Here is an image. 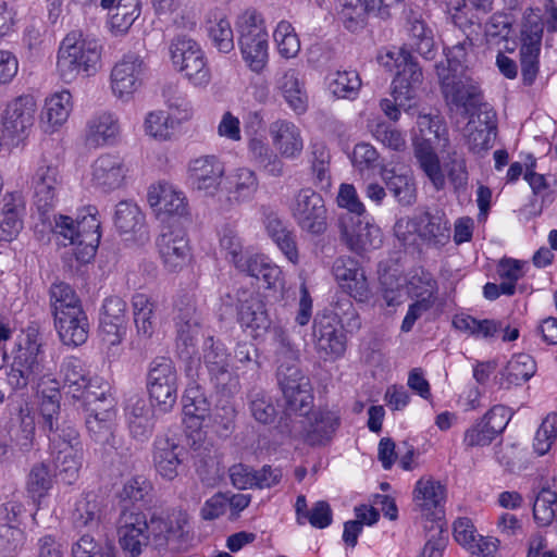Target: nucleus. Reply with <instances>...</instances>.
<instances>
[{"label": "nucleus", "mask_w": 557, "mask_h": 557, "mask_svg": "<svg viewBox=\"0 0 557 557\" xmlns=\"http://www.w3.org/2000/svg\"><path fill=\"white\" fill-rule=\"evenodd\" d=\"M468 39L469 37L451 47H444L446 62L436 64V74L445 99L470 112L485 103L482 102V92L476 82L466 73L461 65Z\"/></svg>", "instance_id": "nucleus-1"}, {"label": "nucleus", "mask_w": 557, "mask_h": 557, "mask_svg": "<svg viewBox=\"0 0 557 557\" xmlns=\"http://www.w3.org/2000/svg\"><path fill=\"white\" fill-rule=\"evenodd\" d=\"M388 60L383 61L385 66L394 62L397 69L396 76L392 83V99L384 98L380 101V108L384 114L396 122L400 116V109L409 112L412 109L411 100L416 98V91L422 83V71L413 61L410 51L405 47L397 50H388L385 55Z\"/></svg>", "instance_id": "nucleus-2"}, {"label": "nucleus", "mask_w": 557, "mask_h": 557, "mask_svg": "<svg viewBox=\"0 0 557 557\" xmlns=\"http://www.w3.org/2000/svg\"><path fill=\"white\" fill-rule=\"evenodd\" d=\"M41 341L35 329H28L16 342V351L10 370L7 371V384L13 392H24L28 385L46 375L42 364Z\"/></svg>", "instance_id": "nucleus-3"}, {"label": "nucleus", "mask_w": 557, "mask_h": 557, "mask_svg": "<svg viewBox=\"0 0 557 557\" xmlns=\"http://www.w3.org/2000/svg\"><path fill=\"white\" fill-rule=\"evenodd\" d=\"M102 45L96 37H63L58 50L57 67L67 83L81 73L91 75L100 66Z\"/></svg>", "instance_id": "nucleus-4"}, {"label": "nucleus", "mask_w": 557, "mask_h": 557, "mask_svg": "<svg viewBox=\"0 0 557 557\" xmlns=\"http://www.w3.org/2000/svg\"><path fill=\"white\" fill-rule=\"evenodd\" d=\"M307 411L292 413L290 418L281 417L277 428L281 433L305 437L310 445L329 442L339 425V418L332 411H317L307 416Z\"/></svg>", "instance_id": "nucleus-5"}, {"label": "nucleus", "mask_w": 557, "mask_h": 557, "mask_svg": "<svg viewBox=\"0 0 557 557\" xmlns=\"http://www.w3.org/2000/svg\"><path fill=\"white\" fill-rule=\"evenodd\" d=\"M99 394L91 397V405H87L88 414L85 424L90 437L96 443L113 446L116 401L107 383L104 388L99 386Z\"/></svg>", "instance_id": "nucleus-6"}, {"label": "nucleus", "mask_w": 557, "mask_h": 557, "mask_svg": "<svg viewBox=\"0 0 557 557\" xmlns=\"http://www.w3.org/2000/svg\"><path fill=\"white\" fill-rule=\"evenodd\" d=\"M289 212L300 231L320 236L327 230V210L322 196L311 188H301L289 203Z\"/></svg>", "instance_id": "nucleus-7"}, {"label": "nucleus", "mask_w": 557, "mask_h": 557, "mask_svg": "<svg viewBox=\"0 0 557 557\" xmlns=\"http://www.w3.org/2000/svg\"><path fill=\"white\" fill-rule=\"evenodd\" d=\"M146 385L150 399L159 410L171 411L177 399V373L172 360L154 358L148 367Z\"/></svg>", "instance_id": "nucleus-8"}, {"label": "nucleus", "mask_w": 557, "mask_h": 557, "mask_svg": "<svg viewBox=\"0 0 557 557\" xmlns=\"http://www.w3.org/2000/svg\"><path fill=\"white\" fill-rule=\"evenodd\" d=\"M33 203L42 223L51 225L59 196L63 187V176L58 165L42 160L33 176Z\"/></svg>", "instance_id": "nucleus-9"}, {"label": "nucleus", "mask_w": 557, "mask_h": 557, "mask_svg": "<svg viewBox=\"0 0 557 557\" xmlns=\"http://www.w3.org/2000/svg\"><path fill=\"white\" fill-rule=\"evenodd\" d=\"M174 67L195 86H206L210 82V70L199 45L190 37H175L170 45Z\"/></svg>", "instance_id": "nucleus-10"}, {"label": "nucleus", "mask_w": 557, "mask_h": 557, "mask_svg": "<svg viewBox=\"0 0 557 557\" xmlns=\"http://www.w3.org/2000/svg\"><path fill=\"white\" fill-rule=\"evenodd\" d=\"M276 376L285 399V408L281 417L289 419L292 413L310 410L313 397L309 379L301 373L297 364L281 363Z\"/></svg>", "instance_id": "nucleus-11"}, {"label": "nucleus", "mask_w": 557, "mask_h": 557, "mask_svg": "<svg viewBox=\"0 0 557 557\" xmlns=\"http://www.w3.org/2000/svg\"><path fill=\"white\" fill-rule=\"evenodd\" d=\"M37 103L32 95H22L5 106L1 114V136L18 144L28 137L35 123Z\"/></svg>", "instance_id": "nucleus-12"}, {"label": "nucleus", "mask_w": 557, "mask_h": 557, "mask_svg": "<svg viewBox=\"0 0 557 557\" xmlns=\"http://www.w3.org/2000/svg\"><path fill=\"white\" fill-rule=\"evenodd\" d=\"M341 239L349 250L361 255L377 249L382 244L380 228L366 220V218L343 213L338 219Z\"/></svg>", "instance_id": "nucleus-13"}, {"label": "nucleus", "mask_w": 557, "mask_h": 557, "mask_svg": "<svg viewBox=\"0 0 557 557\" xmlns=\"http://www.w3.org/2000/svg\"><path fill=\"white\" fill-rule=\"evenodd\" d=\"M60 391L63 389L65 394L74 399H84L87 405H91V397L99 393L94 391L98 385V379H90L83 361L74 356L66 357L62 360L59 370Z\"/></svg>", "instance_id": "nucleus-14"}, {"label": "nucleus", "mask_w": 557, "mask_h": 557, "mask_svg": "<svg viewBox=\"0 0 557 557\" xmlns=\"http://www.w3.org/2000/svg\"><path fill=\"white\" fill-rule=\"evenodd\" d=\"M146 515L138 508L125 507L121 510L116 522L119 543L122 549L132 557L141 554L143 547L150 542Z\"/></svg>", "instance_id": "nucleus-15"}, {"label": "nucleus", "mask_w": 557, "mask_h": 557, "mask_svg": "<svg viewBox=\"0 0 557 557\" xmlns=\"http://www.w3.org/2000/svg\"><path fill=\"white\" fill-rule=\"evenodd\" d=\"M156 246L169 272H178L189 262L190 247L186 232L181 226L163 225Z\"/></svg>", "instance_id": "nucleus-16"}, {"label": "nucleus", "mask_w": 557, "mask_h": 557, "mask_svg": "<svg viewBox=\"0 0 557 557\" xmlns=\"http://www.w3.org/2000/svg\"><path fill=\"white\" fill-rule=\"evenodd\" d=\"M467 145L473 153L490 150L497 134L496 112L490 104L480 106L465 128Z\"/></svg>", "instance_id": "nucleus-17"}, {"label": "nucleus", "mask_w": 557, "mask_h": 557, "mask_svg": "<svg viewBox=\"0 0 557 557\" xmlns=\"http://www.w3.org/2000/svg\"><path fill=\"white\" fill-rule=\"evenodd\" d=\"M145 71L144 59L136 53L125 54L111 71V89L115 97L127 100L140 87Z\"/></svg>", "instance_id": "nucleus-18"}, {"label": "nucleus", "mask_w": 557, "mask_h": 557, "mask_svg": "<svg viewBox=\"0 0 557 557\" xmlns=\"http://www.w3.org/2000/svg\"><path fill=\"white\" fill-rule=\"evenodd\" d=\"M187 525L188 517L183 510H172L166 517L152 516L148 522L150 542L156 547H164L169 544L178 547L188 533Z\"/></svg>", "instance_id": "nucleus-19"}, {"label": "nucleus", "mask_w": 557, "mask_h": 557, "mask_svg": "<svg viewBox=\"0 0 557 557\" xmlns=\"http://www.w3.org/2000/svg\"><path fill=\"white\" fill-rule=\"evenodd\" d=\"M413 504L422 516L437 519L444 512L446 487L432 476L420 478L413 488Z\"/></svg>", "instance_id": "nucleus-20"}, {"label": "nucleus", "mask_w": 557, "mask_h": 557, "mask_svg": "<svg viewBox=\"0 0 557 557\" xmlns=\"http://www.w3.org/2000/svg\"><path fill=\"white\" fill-rule=\"evenodd\" d=\"M148 202L154 213L162 220L168 216H184L187 214L185 195L169 183H159L148 189Z\"/></svg>", "instance_id": "nucleus-21"}, {"label": "nucleus", "mask_w": 557, "mask_h": 557, "mask_svg": "<svg viewBox=\"0 0 557 557\" xmlns=\"http://www.w3.org/2000/svg\"><path fill=\"white\" fill-rule=\"evenodd\" d=\"M121 133L119 119L115 114L103 111L94 114L86 122L84 144L88 148H100L114 145Z\"/></svg>", "instance_id": "nucleus-22"}, {"label": "nucleus", "mask_w": 557, "mask_h": 557, "mask_svg": "<svg viewBox=\"0 0 557 557\" xmlns=\"http://www.w3.org/2000/svg\"><path fill=\"white\" fill-rule=\"evenodd\" d=\"M333 274L342 288L358 301L369 298L370 289L364 271L350 257L337 258L332 267Z\"/></svg>", "instance_id": "nucleus-23"}, {"label": "nucleus", "mask_w": 557, "mask_h": 557, "mask_svg": "<svg viewBox=\"0 0 557 557\" xmlns=\"http://www.w3.org/2000/svg\"><path fill=\"white\" fill-rule=\"evenodd\" d=\"M411 222L414 231L428 245L441 247L449 242V222L443 211L425 210L416 214Z\"/></svg>", "instance_id": "nucleus-24"}, {"label": "nucleus", "mask_w": 557, "mask_h": 557, "mask_svg": "<svg viewBox=\"0 0 557 557\" xmlns=\"http://www.w3.org/2000/svg\"><path fill=\"white\" fill-rule=\"evenodd\" d=\"M313 337L315 349L324 359L336 360L346 351V336L332 323L329 317L314 320Z\"/></svg>", "instance_id": "nucleus-25"}, {"label": "nucleus", "mask_w": 557, "mask_h": 557, "mask_svg": "<svg viewBox=\"0 0 557 557\" xmlns=\"http://www.w3.org/2000/svg\"><path fill=\"white\" fill-rule=\"evenodd\" d=\"M25 200L21 193H7L0 208V242L14 240L24 227Z\"/></svg>", "instance_id": "nucleus-26"}, {"label": "nucleus", "mask_w": 557, "mask_h": 557, "mask_svg": "<svg viewBox=\"0 0 557 557\" xmlns=\"http://www.w3.org/2000/svg\"><path fill=\"white\" fill-rule=\"evenodd\" d=\"M92 183L103 191H111L123 185L127 169L119 156L104 153L92 163Z\"/></svg>", "instance_id": "nucleus-27"}, {"label": "nucleus", "mask_w": 557, "mask_h": 557, "mask_svg": "<svg viewBox=\"0 0 557 557\" xmlns=\"http://www.w3.org/2000/svg\"><path fill=\"white\" fill-rule=\"evenodd\" d=\"M272 145L280 158L296 159L304 149V139L298 126L286 120H277L270 125Z\"/></svg>", "instance_id": "nucleus-28"}, {"label": "nucleus", "mask_w": 557, "mask_h": 557, "mask_svg": "<svg viewBox=\"0 0 557 557\" xmlns=\"http://www.w3.org/2000/svg\"><path fill=\"white\" fill-rule=\"evenodd\" d=\"M225 169L215 156H202L188 164L189 180L199 190L212 193L220 185Z\"/></svg>", "instance_id": "nucleus-29"}, {"label": "nucleus", "mask_w": 557, "mask_h": 557, "mask_svg": "<svg viewBox=\"0 0 557 557\" xmlns=\"http://www.w3.org/2000/svg\"><path fill=\"white\" fill-rule=\"evenodd\" d=\"M73 110L72 95L69 90L52 94L45 101L39 124L46 134L58 132L67 121Z\"/></svg>", "instance_id": "nucleus-30"}, {"label": "nucleus", "mask_w": 557, "mask_h": 557, "mask_svg": "<svg viewBox=\"0 0 557 557\" xmlns=\"http://www.w3.org/2000/svg\"><path fill=\"white\" fill-rule=\"evenodd\" d=\"M341 5V18L345 28L355 33L362 28L366 14L374 13L375 15L387 18L391 13L386 8H382L383 0H336Z\"/></svg>", "instance_id": "nucleus-31"}, {"label": "nucleus", "mask_w": 557, "mask_h": 557, "mask_svg": "<svg viewBox=\"0 0 557 557\" xmlns=\"http://www.w3.org/2000/svg\"><path fill=\"white\" fill-rule=\"evenodd\" d=\"M125 417L131 435L139 441L147 440L153 431V408L145 398L134 395L127 399Z\"/></svg>", "instance_id": "nucleus-32"}, {"label": "nucleus", "mask_w": 557, "mask_h": 557, "mask_svg": "<svg viewBox=\"0 0 557 557\" xmlns=\"http://www.w3.org/2000/svg\"><path fill=\"white\" fill-rule=\"evenodd\" d=\"M455 540L468 549L471 557H493L498 541L475 534V529L468 518H460L454 523Z\"/></svg>", "instance_id": "nucleus-33"}, {"label": "nucleus", "mask_w": 557, "mask_h": 557, "mask_svg": "<svg viewBox=\"0 0 557 557\" xmlns=\"http://www.w3.org/2000/svg\"><path fill=\"white\" fill-rule=\"evenodd\" d=\"M238 321L259 335L269 329L271 321L258 294L244 290L238 293Z\"/></svg>", "instance_id": "nucleus-34"}, {"label": "nucleus", "mask_w": 557, "mask_h": 557, "mask_svg": "<svg viewBox=\"0 0 557 557\" xmlns=\"http://www.w3.org/2000/svg\"><path fill=\"white\" fill-rule=\"evenodd\" d=\"M203 363L210 379L216 386L225 387L232 379L230 371V355L224 345L208 337L203 343Z\"/></svg>", "instance_id": "nucleus-35"}, {"label": "nucleus", "mask_w": 557, "mask_h": 557, "mask_svg": "<svg viewBox=\"0 0 557 557\" xmlns=\"http://www.w3.org/2000/svg\"><path fill=\"white\" fill-rule=\"evenodd\" d=\"M184 448L174 440L160 437L154 442L153 465L157 472L165 480L172 481L178 475Z\"/></svg>", "instance_id": "nucleus-36"}, {"label": "nucleus", "mask_w": 557, "mask_h": 557, "mask_svg": "<svg viewBox=\"0 0 557 557\" xmlns=\"http://www.w3.org/2000/svg\"><path fill=\"white\" fill-rule=\"evenodd\" d=\"M435 145L440 143L432 140V137L413 139L414 156L425 175L436 190L444 189L446 185L445 174L442 171L440 160L435 153Z\"/></svg>", "instance_id": "nucleus-37"}, {"label": "nucleus", "mask_w": 557, "mask_h": 557, "mask_svg": "<svg viewBox=\"0 0 557 557\" xmlns=\"http://www.w3.org/2000/svg\"><path fill=\"white\" fill-rule=\"evenodd\" d=\"M55 327L63 344L79 346L87 341L89 323L83 309H74L54 318Z\"/></svg>", "instance_id": "nucleus-38"}, {"label": "nucleus", "mask_w": 557, "mask_h": 557, "mask_svg": "<svg viewBox=\"0 0 557 557\" xmlns=\"http://www.w3.org/2000/svg\"><path fill=\"white\" fill-rule=\"evenodd\" d=\"M184 422L188 429L198 430L210 416V403L200 385L189 383L183 395Z\"/></svg>", "instance_id": "nucleus-39"}, {"label": "nucleus", "mask_w": 557, "mask_h": 557, "mask_svg": "<svg viewBox=\"0 0 557 557\" xmlns=\"http://www.w3.org/2000/svg\"><path fill=\"white\" fill-rule=\"evenodd\" d=\"M536 371L534 359L528 354H517L511 357L504 370L496 376V383L500 388L509 389L511 386L521 385L529 381Z\"/></svg>", "instance_id": "nucleus-40"}, {"label": "nucleus", "mask_w": 557, "mask_h": 557, "mask_svg": "<svg viewBox=\"0 0 557 557\" xmlns=\"http://www.w3.org/2000/svg\"><path fill=\"white\" fill-rule=\"evenodd\" d=\"M264 225L268 235L276 244L283 255L294 264L299 261L296 236L277 214L270 213L265 216Z\"/></svg>", "instance_id": "nucleus-41"}, {"label": "nucleus", "mask_w": 557, "mask_h": 557, "mask_svg": "<svg viewBox=\"0 0 557 557\" xmlns=\"http://www.w3.org/2000/svg\"><path fill=\"white\" fill-rule=\"evenodd\" d=\"M276 87L295 112H305L308 98L299 71L296 69L283 71L276 79Z\"/></svg>", "instance_id": "nucleus-42"}, {"label": "nucleus", "mask_w": 557, "mask_h": 557, "mask_svg": "<svg viewBox=\"0 0 557 557\" xmlns=\"http://www.w3.org/2000/svg\"><path fill=\"white\" fill-rule=\"evenodd\" d=\"M228 200L242 203L250 200L258 190L256 173L248 168H239L226 176Z\"/></svg>", "instance_id": "nucleus-43"}, {"label": "nucleus", "mask_w": 557, "mask_h": 557, "mask_svg": "<svg viewBox=\"0 0 557 557\" xmlns=\"http://www.w3.org/2000/svg\"><path fill=\"white\" fill-rule=\"evenodd\" d=\"M381 177L388 191L400 205L409 206L416 201V185L407 171L398 172L396 169L382 166Z\"/></svg>", "instance_id": "nucleus-44"}, {"label": "nucleus", "mask_w": 557, "mask_h": 557, "mask_svg": "<svg viewBox=\"0 0 557 557\" xmlns=\"http://www.w3.org/2000/svg\"><path fill=\"white\" fill-rule=\"evenodd\" d=\"M89 211V228H83L78 235L81 238L75 240L72 245L74 246L73 255L79 263H88L94 259L99 242H100V222L97 220V209L95 207H88Z\"/></svg>", "instance_id": "nucleus-45"}, {"label": "nucleus", "mask_w": 557, "mask_h": 557, "mask_svg": "<svg viewBox=\"0 0 557 557\" xmlns=\"http://www.w3.org/2000/svg\"><path fill=\"white\" fill-rule=\"evenodd\" d=\"M83 466L82 447L65 446L59 449L54 458L55 476L64 484L77 481Z\"/></svg>", "instance_id": "nucleus-46"}, {"label": "nucleus", "mask_w": 557, "mask_h": 557, "mask_svg": "<svg viewBox=\"0 0 557 557\" xmlns=\"http://www.w3.org/2000/svg\"><path fill=\"white\" fill-rule=\"evenodd\" d=\"M248 149L252 161L268 175L280 177L284 174V162L264 141L252 138Z\"/></svg>", "instance_id": "nucleus-47"}, {"label": "nucleus", "mask_w": 557, "mask_h": 557, "mask_svg": "<svg viewBox=\"0 0 557 557\" xmlns=\"http://www.w3.org/2000/svg\"><path fill=\"white\" fill-rule=\"evenodd\" d=\"M52 386L48 389L41 388V400L39 404V411L41 417V428L44 431L54 429L61 420L60 417V384L55 380H50Z\"/></svg>", "instance_id": "nucleus-48"}, {"label": "nucleus", "mask_w": 557, "mask_h": 557, "mask_svg": "<svg viewBox=\"0 0 557 557\" xmlns=\"http://www.w3.org/2000/svg\"><path fill=\"white\" fill-rule=\"evenodd\" d=\"M243 58L249 69L260 73L268 63V42L262 37H239Z\"/></svg>", "instance_id": "nucleus-49"}, {"label": "nucleus", "mask_w": 557, "mask_h": 557, "mask_svg": "<svg viewBox=\"0 0 557 557\" xmlns=\"http://www.w3.org/2000/svg\"><path fill=\"white\" fill-rule=\"evenodd\" d=\"M133 308L134 322L138 334L150 337L154 331V302L145 294H136L133 297Z\"/></svg>", "instance_id": "nucleus-50"}, {"label": "nucleus", "mask_w": 557, "mask_h": 557, "mask_svg": "<svg viewBox=\"0 0 557 557\" xmlns=\"http://www.w3.org/2000/svg\"><path fill=\"white\" fill-rule=\"evenodd\" d=\"M50 302L54 318L72 312L74 309H82L81 300L74 289L64 282L52 284L50 287Z\"/></svg>", "instance_id": "nucleus-51"}, {"label": "nucleus", "mask_w": 557, "mask_h": 557, "mask_svg": "<svg viewBox=\"0 0 557 557\" xmlns=\"http://www.w3.org/2000/svg\"><path fill=\"white\" fill-rule=\"evenodd\" d=\"M86 212L87 213L78 219L76 223L67 215L61 214L57 216L51 213V225L49 226L53 227L54 232L63 238L62 244L64 246L71 245L81 238L78 234L82 233L84 227L87 230L89 228L90 222L88 208H86Z\"/></svg>", "instance_id": "nucleus-52"}, {"label": "nucleus", "mask_w": 557, "mask_h": 557, "mask_svg": "<svg viewBox=\"0 0 557 557\" xmlns=\"http://www.w3.org/2000/svg\"><path fill=\"white\" fill-rule=\"evenodd\" d=\"M249 411L252 418L261 424H270L276 417L272 397L262 389H252L248 396Z\"/></svg>", "instance_id": "nucleus-53"}, {"label": "nucleus", "mask_w": 557, "mask_h": 557, "mask_svg": "<svg viewBox=\"0 0 557 557\" xmlns=\"http://www.w3.org/2000/svg\"><path fill=\"white\" fill-rule=\"evenodd\" d=\"M145 216L139 207L129 201L116 205L114 224L121 233L137 232L144 226Z\"/></svg>", "instance_id": "nucleus-54"}, {"label": "nucleus", "mask_w": 557, "mask_h": 557, "mask_svg": "<svg viewBox=\"0 0 557 557\" xmlns=\"http://www.w3.org/2000/svg\"><path fill=\"white\" fill-rule=\"evenodd\" d=\"M311 171L314 176L315 185L329 187L331 184L330 160L331 156L323 143H313L311 145Z\"/></svg>", "instance_id": "nucleus-55"}, {"label": "nucleus", "mask_w": 557, "mask_h": 557, "mask_svg": "<svg viewBox=\"0 0 557 557\" xmlns=\"http://www.w3.org/2000/svg\"><path fill=\"white\" fill-rule=\"evenodd\" d=\"M361 81L356 71H337L330 76L329 89L337 98L357 95Z\"/></svg>", "instance_id": "nucleus-56"}, {"label": "nucleus", "mask_w": 557, "mask_h": 557, "mask_svg": "<svg viewBox=\"0 0 557 557\" xmlns=\"http://www.w3.org/2000/svg\"><path fill=\"white\" fill-rule=\"evenodd\" d=\"M426 284H429V288L426 287L428 294L423 297H416L417 300L409 306L407 314L401 323L403 332L411 331L416 321L434 306L436 300V282L429 281Z\"/></svg>", "instance_id": "nucleus-57"}, {"label": "nucleus", "mask_w": 557, "mask_h": 557, "mask_svg": "<svg viewBox=\"0 0 557 557\" xmlns=\"http://www.w3.org/2000/svg\"><path fill=\"white\" fill-rule=\"evenodd\" d=\"M74 557H115V547L111 542L98 543L89 534H84L72 548Z\"/></svg>", "instance_id": "nucleus-58"}, {"label": "nucleus", "mask_w": 557, "mask_h": 557, "mask_svg": "<svg viewBox=\"0 0 557 557\" xmlns=\"http://www.w3.org/2000/svg\"><path fill=\"white\" fill-rule=\"evenodd\" d=\"M52 487V478L45 463L33 466L27 479V492L34 500L45 497Z\"/></svg>", "instance_id": "nucleus-59"}, {"label": "nucleus", "mask_w": 557, "mask_h": 557, "mask_svg": "<svg viewBox=\"0 0 557 557\" xmlns=\"http://www.w3.org/2000/svg\"><path fill=\"white\" fill-rule=\"evenodd\" d=\"M174 126V120L162 110L148 113L145 120L146 133L160 140L170 139Z\"/></svg>", "instance_id": "nucleus-60"}, {"label": "nucleus", "mask_w": 557, "mask_h": 557, "mask_svg": "<svg viewBox=\"0 0 557 557\" xmlns=\"http://www.w3.org/2000/svg\"><path fill=\"white\" fill-rule=\"evenodd\" d=\"M557 503V493L548 487H543L533 504L534 519L541 525H548L555 517L554 506Z\"/></svg>", "instance_id": "nucleus-61"}, {"label": "nucleus", "mask_w": 557, "mask_h": 557, "mask_svg": "<svg viewBox=\"0 0 557 557\" xmlns=\"http://www.w3.org/2000/svg\"><path fill=\"white\" fill-rule=\"evenodd\" d=\"M152 490V483L146 476L134 475L124 482L120 498L131 503L147 502Z\"/></svg>", "instance_id": "nucleus-62"}, {"label": "nucleus", "mask_w": 557, "mask_h": 557, "mask_svg": "<svg viewBox=\"0 0 557 557\" xmlns=\"http://www.w3.org/2000/svg\"><path fill=\"white\" fill-rule=\"evenodd\" d=\"M220 247L225 251L226 258L236 265L247 252H244L242 238L234 226L225 225L221 231Z\"/></svg>", "instance_id": "nucleus-63"}, {"label": "nucleus", "mask_w": 557, "mask_h": 557, "mask_svg": "<svg viewBox=\"0 0 557 557\" xmlns=\"http://www.w3.org/2000/svg\"><path fill=\"white\" fill-rule=\"evenodd\" d=\"M372 136L385 147L403 151L407 144L403 133L385 122H379L371 126Z\"/></svg>", "instance_id": "nucleus-64"}]
</instances>
